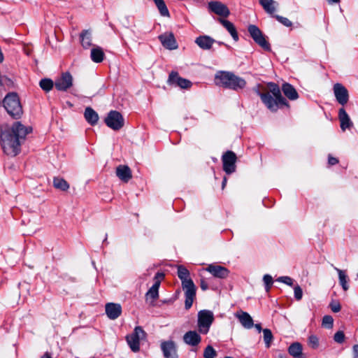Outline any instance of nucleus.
Returning <instances> with one entry per match:
<instances>
[{"label": "nucleus", "instance_id": "cd10ccee", "mask_svg": "<svg viewBox=\"0 0 358 358\" xmlns=\"http://www.w3.org/2000/svg\"><path fill=\"white\" fill-rule=\"evenodd\" d=\"M282 91L284 94L290 100H296L299 97V94L295 88L289 83H284L282 86Z\"/></svg>", "mask_w": 358, "mask_h": 358}, {"label": "nucleus", "instance_id": "4d7b16f0", "mask_svg": "<svg viewBox=\"0 0 358 358\" xmlns=\"http://www.w3.org/2000/svg\"><path fill=\"white\" fill-rule=\"evenodd\" d=\"M277 358H285V356H284L282 354H280V355H278Z\"/></svg>", "mask_w": 358, "mask_h": 358}, {"label": "nucleus", "instance_id": "f704fd0d", "mask_svg": "<svg viewBox=\"0 0 358 358\" xmlns=\"http://www.w3.org/2000/svg\"><path fill=\"white\" fill-rule=\"evenodd\" d=\"M53 186L62 191H67L69 188V183L64 178L59 177L54 178Z\"/></svg>", "mask_w": 358, "mask_h": 358}, {"label": "nucleus", "instance_id": "49530a36", "mask_svg": "<svg viewBox=\"0 0 358 358\" xmlns=\"http://www.w3.org/2000/svg\"><path fill=\"white\" fill-rule=\"evenodd\" d=\"M278 281L280 282H282L285 284H287L289 286H292L293 285V280L292 278H291L290 277H288V276H282V277H280L278 279Z\"/></svg>", "mask_w": 358, "mask_h": 358}, {"label": "nucleus", "instance_id": "c9c22d12", "mask_svg": "<svg viewBox=\"0 0 358 358\" xmlns=\"http://www.w3.org/2000/svg\"><path fill=\"white\" fill-rule=\"evenodd\" d=\"M160 14L163 17H170L169 11L164 0H153Z\"/></svg>", "mask_w": 358, "mask_h": 358}, {"label": "nucleus", "instance_id": "4468645a", "mask_svg": "<svg viewBox=\"0 0 358 358\" xmlns=\"http://www.w3.org/2000/svg\"><path fill=\"white\" fill-rule=\"evenodd\" d=\"M167 82L169 85H175L181 89H189L192 85L191 81L180 77L176 71H171L170 73Z\"/></svg>", "mask_w": 358, "mask_h": 358}, {"label": "nucleus", "instance_id": "9b49d317", "mask_svg": "<svg viewBox=\"0 0 358 358\" xmlns=\"http://www.w3.org/2000/svg\"><path fill=\"white\" fill-rule=\"evenodd\" d=\"M185 283L182 285L185 296V307L187 310H189L196 299V288L194 282H185Z\"/></svg>", "mask_w": 358, "mask_h": 358}, {"label": "nucleus", "instance_id": "b1692460", "mask_svg": "<svg viewBox=\"0 0 358 358\" xmlns=\"http://www.w3.org/2000/svg\"><path fill=\"white\" fill-rule=\"evenodd\" d=\"M215 40L208 36H200L195 40L197 45L203 50H210Z\"/></svg>", "mask_w": 358, "mask_h": 358}, {"label": "nucleus", "instance_id": "ea45409f", "mask_svg": "<svg viewBox=\"0 0 358 358\" xmlns=\"http://www.w3.org/2000/svg\"><path fill=\"white\" fill-rule=\"evenodd\" d=\"M308 345L313 348L316 349L319 346V339L315 335H310L308 339Z\"/></svg>", "mask_w": 358, "mask_h": 358}, {"label": "nucleus", "instance_id": "39448f33", "mask_svg": "<svg viewBox=\"0 0 358 358\" xmlns=\"http://www.w3.org/2000/svg\"><path fill=\"white\" fill-rule=\"evenodd\" d=\"M146 333L141 327H136L134 332L126 336L127 343L131 350L134 352H138L140 350V341L145 340Z\"/></svg>", "mask_w": 358, "mask_h": 358}, {"label": "nucleus", "instance_id": "9d476101", "mask_svg": "<svg viewBox=\"0 0 358 358\" xmlns=\"http://www.w3.org/2000/svg\"><path fill=\"white\" fill-rule=\"evenodd\" d=\"M105 123L113 130H120L124 126V118L120 113L111 110L105 118Z\"/></svg>", "mask_w": 358, "mask_h": 358}, {"label": "nucleus", "instance_id": "a18cd8bd", "mask_svg": "<svg viewBox=\"0 0 358 358\" xmlns=\"http://www.w3.org/2000/svg\"><path fill=\"white\" fill-rule=\"evenodd\" d=\"M294 297L297 301H300L303 296V291L299 285L294 287Z\"/></svg>", "mask_w": 358, "mask_h": 358}, {"label": "nucleus", "instance_id": "0eeeda50", "mask_svg": "<svg viewBox=\"0 0 358 358\" xmlns=\"http://www.w3.org/2000/svg\"><path fill=\"white\" fill-rule=\"evenodd\" d=\"M237 161L236 155L231 150L225 152L222 156L223 171L227 174H231L236 171Z\"/></svg>", "mask_w": 358, "mask_h": 358}, {"label": "nucleus", "instance_id": "5701e85b", "mask_svg": "<svg viewBox=\"0 0 358 358\" xmlns=\"http://www.w3.org/2000/svg\"><path fill=\"white\" fill-rule=\"evenodd\" d=\"M338 118L341 122V128L343 131L350 129L353 124L345 109L341 108L338 111Z\"/></svg>", "mask_w": 358, "mask_h": 358}, {"label": "nucleus", "instance_id": "aec40b11", "mask_svg": "<svg viewBox=\"0 0 358 358\" xmlns=\"http://www.w3.org/2000/svg\"><path fill=\"white\" fill-rule=\"evenodd\" d=\"M105 310L108 318L115 320L122 313V306L119 303H108L106 304Z\"/></svg>", "mask_w": 358, "mask_h": 358}, {"label": "nucleus", "instance_id": "72a5a7b5", "mask_svg": "<svg viewBox=\"0 0 358 358\" xmlns=\"http://www.w3.org/2000/svg\"><path fill=\"white\" fill-rule=\"evenodd\" d=\"M335 270L338 272L339 282L344 291H347L349 289L348 281L349 278L346 274L345 271L341 270L335 267Z\"/></svg>", "mask_w": 358, "mask_h": 358}, {"label": "nucleus", "instance_id": "f8f14e48", "mask_svg": "<svg viewBox=\"0 0 358 358\" xmlns=\"http://www.w3.org/2000/svg\"><path fill=\"white\" fill-rule=\"evenodd\" d=\"M164 277L165 275L164 273L157 272L155 274L154 278L155 282L145 294L147 300L151 299L152 301H155L159 298V288Z\"/></svg>", "mask_w": 358, "mask_h": 358}, {"label": "nucleus", "instance_id": "c85d7f7f", "mask_svg": "<svg viewBox=\"0 0 358 358\" xmlns=\"http://www.w3.org/2000/svg\"><path fill=\"white\" fill-rule=\"evenodd\" d=\"M302 350V345L298 342L292 343L288 348L289 354L294 358H305Z\"/></svg>", "mask_w": 358, "mask_h": 358}, {"label": "nucleus", "instance_id": "473e14b6", "mask_svg": "<svg viewBox=\"0 0 358 358\" xmlns=\"http://www.w3.org/2000/svg\"><path fill=\"white\" fill-rule=\"evenodd\" d=\"M90 57L94 62L100 63L103 60L105 54L102 48L97 46L91 50Z\"/></svg>", "mask_w": 358, "mask_h": 358}, {"label": "nucleus", "instance_id": "393cba45", "mask_svg": "<svg viewBox=\"0 0 358 358\" xmlns=\"http://www.w3.org/2000/svg\"><path fill=\"white\" fill-rule=\"evenodd\" d=\"M218 22L229 31L235 41L238 40V34L234 24L229 20L218 18Z\"/></svg>", "mask_w": 358, "mask_h": 358}, {"label": "nucleus", "instance_id": "6e6552de", "mask_svg": "<svg viewBox=\"0 0 358 358\" xmlns=\"http://www.w3.org/2000/svg\"><path fill=\"white\" fill-rule=\"evenodd\" d=\"M248 31L252 39L264 50H271V45L262 31L255 25H250Z\"/></svg>", "mask_w": 358, "mask_h": 358}, {"label": "nucleus", "instance_id": "f257e3e1", "mask_svg": "<svg viewBox=\"0 0 358 358\" xmlns=\"http://www.w3.org/2000/svg\"><path fill=\"white\" fill-rule=\"evenodd\" d=\"M31 132V127H27L20 122L0 125V141L3 152L7 155L16 156L21 150V145L26 136Z\"/></svg>", "mask_w": 358, "mask_h": 358}, {"label": "nucleus", "instance_id": "3c124183", "mask_svg": "<svg viewBox=\"0 0 358 358\" xmlns=\"http://www.w3.org/2000/svg\"><path fill=\"white\" fill-rule=\"evenodd\" d=\"M354 350V358H358V345H355L353 347Z\"/></svg>", "mask_w": 358, "mask_h": 358}, {"label": "nucleus", "instance_id": "1a4fd4ad", "mask_svg": "<svg viewBox=\"0 0 358 358\" xmlns=\"http://www.w3.org/2000/svg\"><path fill=\"white\" fill-rule=\"evenodd\" d=\"M248 31L252 39L264 50H271V45L262 31L255 25H250Z\"/></svg>", "mask_w": 358, "mask_h": 358}, {"label": "nucleus", "instance_id": "a19ab883", "mask_svg": "<svg viewBox=\"0 0 358 358\" xmlns=\"http://www.w3.org/2000/svg\"><path fill=\"white\" fill-rule=\"evenodd\" d=\"M334 319L331 315H325L322 318V326L327 328L333 327Z\"/></svg>", "mask_w": 358, "mask_h": 358}, {"label": "nucleus", "instance_id": "a878e982", "mask_svg": "<svg viewBox=\"0 0 358 358\" xmlns=\"http://www.w3.org/2000/svg\"><path fill=\"white\" fill-rule=\"evenodd\" d=\"M241 324L246 329H251L254 326L253 320L246 312H241L236 315Z\"/></svg>", "mask_w": 358, "mask_h": 358}, {"label": "nucleus", "instance_id": "ddd939ff", "mask_svg": "<svg viewBox=\"0 0 358 358\" xmlns=\"http://www.w3.org/2000/svg\"><path fill=\"white\" fill-rule=\"evenodd\" d=\"M208 8L210 12L221 17L220 18L227 17L230 15V11L227 6L219 1L208 2Z\"/></svg>", "mask_w": 358, "mask_h": 358}, {"label": "nucleus", "instance_id": "f3484780", "mask_svg": "<svg viewBox=\"0 0 358 358\" xmlns=\"http://www.w3.org/2000/svg\"><path fill=\"white\" fill-rule=\"evenodd\" d=\"M334 92L337 101L344 106L349 99L348 90L341 84L336 83L334 85Z\"/></svg>", "mask_w": 358, "mask_h": 358}, {"label": "nucleus", "instance_id": "423d86ee", "mask_svg": "<svg viewBox=\"0 0 358 358\" xmlns=\"http://www.w3.org/2000/svg\"><path fill=\"white\" fill-rule=\"evenodd\" d=\"M214 321V315L212 311L208 310H202L198 313V327L199 331L206 334L210 325Z\"/></svg>", "mask_w": 358, "mask_h": 358}, {"label": "nucleus", "instance_id": "09e8293b", "mask_svg": "<svg viewBox=\"0 0 358 358\" xmlns=\"http://www.w3.org/2000/svg\"><path fill=\"white\" fill-rule=\"evenodd\" d=\"M339 162V160L338 158L333 157L331 155H328V164L330 166H334L337 164Z\"/></svg>", "mask_w": 358, "mask_h": 358}, {"label": "nucleus", "instance_id": "4c0bfd02", "mask_svg": "<svg viewBox=\"0 0 358 358\" xmlns=\"http://www.w3.org/2000/svg\"><path fill=\"white\" fill-rule=\"evenodd\" d=\"M264 334V341L265 342L266 348H269L273 341V336L272 332L268 329H264L262 330Z\"/></svg>", "mask_w": 358, "mask_h": 358}, {"label": "nucleus", "instance_id": "58836bf2", "mask_svg": "<svg viewBox=\"0 0 358 358\" xmlns=\"http://www.w3.org/2000/svg\"><path fill=\"white\" fill-rule=\"evenodd\" d=\"M217 355L216 351L211 345H208L203 352L204 358H215Z\"/></svg>", "mask_w": 358, "mask_h": 358}, {"label": "nucleus", "instance_id": "2f4dec72", "mask_svg": "<svg viewBox=\"0 0 358 358\" xmlns=\"http://www.w3.org/2000/svg\"><path fill=\"white\" fill-rule=\"evenodd\" d=\"M178 276L180 279L182 285L185 284V282H193L190 278L189 271L182 265L178 266Z\"/></svg>", "mask_w": 358, "mask_h": 358}, {"label": "nucleus", "instance_id": "dca6fc26", "mask_svg": "<svg viewBox=\"0 0 358 358\" xmlns=\"http://www.w3.org/2000/svg\"><path fill=\"white\" fill-rule=\"evenodd\" d=\"M205 270L209 272L213 277L220 279L227 278L229 274L228 268L216 264H209Z\"/></svg>", "mask_w": 358, "mask_h": 358}, {"label": "nucleus", "instance_id": "a211bd4d", "mask_svg": "<svg viewBox=\"0 0 358 358\" xmlns=\"http://www.w3.org/2000/svg\"><path fill=\"white\" fill-rule=\"evenodd\" d=\"M161 349L165 358H178L176 345L173 341L162 342Z\"/></svg>", "mask_w": 358, "mask_h": 358}, {"label": "nucleus", "instance_id": "6e6d98bb", "mask_svg": "<svg viewBox=\"0 0 358 358\" xmlns=\"http://www.w3.org/2000/svg\"><path fill=\"white\" fill-rule=\"evenodd\" d=\"M227 179L226 177H224V179H223V181H222V189L224 188V187H225V185L227 184Z\"/></svg>", "mask_w": 358, "mask_h": 358}, {"label": "nucleus", "instance_id": "c03bdc74", "mask_svg": "<svg viewBox=\"0 0 358 358\" xmlns=\"http://www.w3.org/2000/svg\"><path fill=\"white\" fill-rule=\"evenodd\" d=\"M334 339L338 343H342L345 340V334L342 331H337L334 336Z\"/></svg>", "mask_w": 358, "mask_h": 358}, {"label": "nucleus", "instance_id": "bb28decb", "mask_svg": "<svg viewBox=\"0 0 358 358\" xmlns=\"http://www.w3.org/2000/svg\"><path fill=\"white\" fill-rule=\"evenodd\" d=\"M80 39L82 46L87 49L92 45V31L90 29H85L80 34Z\"/></svg>", "mask_w": 358, "mask_h": 358}, {"label": "nucleus", "instance_id": "6ab92c4d", "mask_svg": "<svg viewBox=\"0 0 358 358\" xmlns=\"http://www.w3.org/2000/svg\"><path fill=\"white\" fill-rule=\"evenodd\" d=\"M162 45L169 50H175L178 48L177 42L173 33H165L159 36Z\"/></svg>", "mask_w": 358, "mask_h": 358}, {"label": "nucleus", "instance_id": "bf43d9fd", "mask_svg": "<svg viewBox=\"0 0 358 358\" xmlns=\"http://www.w3.org/2000/svg\"><path fill=\"white\" fill-rule=\"evenodd\" d=\"M1 84H2V83H1V80H0V85H1Z\"/></svg>", "mask_w": 358, "mask_h": 358}, {"label": "nucleus", "instance_id": "13d9d810", "mask_svg": "<svg viewBox=\"0 0 358 358\" xmlns=\"http://www.w3.org/2000/svg\"><path fill=\"white\" fill-rule=\"evenodd\" d=\"M224 358H234L232 357H225Z\"/></svg>", "mask_w": 358, "mask_h": 358}, {"label": "nucleus", "instance_id": "f03ea898", "mask_svg": "<svg viewBox=\"0 0 358 358\" xmlns=\"http://www.w3.org/2000/svg\"><path fill=\"white\" fill-rule=\"evenodd\" d=\"M268 89L269 91L264 92H257V94L260 96L262 101L271 112H276L282 106L289 108V104L281 94L279 86L274 83H268Z\"/></svg>", "mask_w": 358, "mask_h": 358}, {"label": "nucleus", "instance_id": "5fc2aeb1", "mask_svg": "<svg viewBox=\"0 0 358 358\" xmlns=\"http://www.w3.org/2000/svg\"><path fill=\"white\" fill-rule=\"evenodd\" d=\"M41 358H52L49 352H45Z\"/></svg>", "mask_w": 358, "mask_h": 358}, {"label": "nucleus", "instance_id": "7ed1b4c3", "mask_svg": "<svg viewBox=\"0 0 358 358\" xmlns=\"http://www.w3.org/2000/svg\"><path fill=\"white\" fill-rule=\"evenodd\" d=\"M215 82L217 85L234 90L243 89L246 85V81L229 71H220L215 75Z\"/></svg>", "mask_w": 358, "mask_h": 358}, {"label": "nucleus", "instance_id": "2eb2a0df", "mask_svg": "<svg viewBox=\"0 0 358 358\" xmlns=\"http://www.w3.org/2000/svg\"><path fill=\"white\" fill-rule=\"evenodd\" d=\"M73 85V77L69 72L62 73L55 83V88L59 91H66Z\"/></svg>", "mask_w": 358, "mask_h": 358}, {"label": "nucleus", "instance_id": "79ce46f5", "mask_svg": "<svg viewBox=\"0 0 358 358\" xmlns=\"http://www.w3.org/2000/svg\"><path fill=\"white\" fill-rule=\"evenodd\" d=\"M273 17L281 24H282L284 26L289 27L292 25V22L287 19V17H282L280 15H273Z\"/></svg>", "mask_w": 358, "mask_h": 358}, {"label": "nucleus", "instance_id": "e433bc0d", "mask_svg": "<svg viewBox=\"0 0 358 358\" xmlns=\"http://www.w3.org/2000/svg\"><path fill=\"white\" fill-rule=\"evenodd\" d=\"M54 85L55 84L53 81L49 78L42 79L39 83V85L41 89L46 92L50 91L52 89Z\"/></svg>", "mask_w": 358, "mask_h": 358}, {"label": "nucleus", "instance_id": "20e7f679", "mask_svg": "<svg viewBox=\"0 0 358 358\" xmlns=\"http://www.w3.org/2000/svg\"><path fill=\"white\" fill-rule=\"evenodd\" d=\"M3 106L8 113L15 119L20 118L22 114V108L17 94L10 93L3 101Z\"/></svg>", "mask_w": 358, "mask_h": 358}, {"label": "nucleus", "instance_id": "8fccbe9b", "mask_svg": "<svg viewBox=\"0 0 358 358\" xmlns=\"http://www.w3.org/2000/svg\"><path fill=\"white\" fill-rule=\"evenodd\" d=\"M200 287L202 290L205 291V290L208 289V285L204 280H201V283H200Z\"/></svg>", "mask_w": 358, "mask_h": 358}, {"label": "nucleus", "instance_id": "052dcab7", "mask_svg": "<svg viewBox=\"0 0 358 358\" xmlns=\"http://www.w3.org/2000/svg\"><path fill=\"white\" fill-rule=\"evenodd\" d=\"M357 277H358V273H357Z\"/></svg>", "mask_w": 358, "mask_h": 358}, {"label": "nucleus", "instance_id": "c756f323", "mask_svg": "<svg viewBox=\"0 0 358 358\" xmlns=\"http://www.w3.org/2000/svg\"><path fill=\"white\" fill-rule=\"evenodd\" d=\"M84 116L87 122L91 125H94L99 120L97 113L91 107H87L85 110Z\"/></svg>", "mask_w": 358, "mask_h": 358}, {"label": "nucleus", "instance_id": "412c9836", "mask_svg": "<svg viewBox=\"0 0 358 358\" xmlns=\"http://www.w3.org/2000/svg\"><path fill=\"white\" fill-rule=\"evenodd\" d=\"M116 176L120 180L124 182H128L132 178V173L130 168L126 165H119L116 168Z\"/></svg>", "mask_w": 358, "mask_h": 358}, {"label": "nucleus", "instance_id": "37998d69", "mask_svg": "<svg viewBox=\"0 0 358 358\" xmlns=\"http://www.w3.org/2000/svg\"><path fill=\"white\" fill-rule=\"evenodd\" d=\"M263 280L266 285V291L268 292L273 285V278L270 275L266 274L264 276Z\"/></svg>", "mask_w": 358, "mask_h": 358}, {"label": "nucleus", "instance_id": "4be33fe9", "mask_svg": "<svg viewBox=\"0 0 358 358\" xmlns=\"http://www.w3.org/2000/svg\"><path fill=\"white\" fill-rule=\"evenodd\" d=\"M183 341L187 345L196 346L200 343L201 337L196 331H189L183 336Z\"/></svg>", "mask_w": 358, "mask_h": 358}, {"label": "nucleus", "instance_id": "864d4df0", "mask_svg": "<svg viewBox=\"0 0 358 358\" xmlns=\"http://www.w3.org/2000/svg\"><path fill=\"white\" fill-rule=\"evenodd\" d=\"M327 1L329 4H333V3H338L340 2V0H327Z\"/></svg>", "mask_w": 358, "mask_h": 358}, {"label": "nucleus", "instance_id": "de8ad7c7", "mask_svg": "<svg viewBox=\"0 0 358 358\" xmlns=\"http://www.w3.org/2000/svg\"><path fill=\"white\" fill-rule=\"evenodd\" d=\"M330 308L334 313H338L341 310V306L338 302H333L330 304Z\"/></svg>", "mask_w": 358, "mask_h": 358}, {"label": "nucleus", "instance_id": "603ef678", "mask_svg": "<svg viewBox=\"0 0 358 358\" xmlns=\"http://www.w3.org/2000/svg\"><path fill=\"white\" fill-rule=\"evenodd\" d=\"M255 327L257 329V330L259 332H261V331L263 330L260 324H256L255 325Z\"/></svg>", "mask_w": 358, "mask_h": 358}, {"label": "nucleus", "instance_id": "7c9ffc66", "mask_svg": "<svg viewBox=\"0 0 358 358\" xmlns=\"http://www.w3.org/2000/svg\"><path fill=\"white\" fill-rule=\"evenodd\" d=\"M259 3L266 13L273 16L278 5L277 2L273 0H259Z\"/></svg>", "mask_w": 358, "mask_h": 358}]
</instances>
